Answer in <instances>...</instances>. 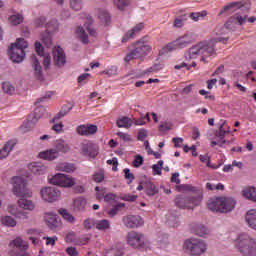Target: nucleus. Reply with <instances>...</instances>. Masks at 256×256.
Returning a JSON list of instances; mask_svg holds the SVG:
<instances>
[{
    "label": "nucleus",
    "mask_w": 256,
    "mask_h": 256,
    "mask_svg": "<svg viewBox=\"0 0 256 256\" xmlns=\"http://www.w3.org/2000/svg\"><path fill=\"white\" fill-rule=\"evenodd\" d=\"M13 193L16 197H21L18 200L20 209L25 211H33L35 204L27 198L33 197V192L27 188V181L21 176H15L12 178Z\"/></svg>",
    "instance_id": "nucleus-1"
},
{
    "label": "nucleus",
    "mask_w": 256,
    "mask_h": 256,
    "mask_svg": "<svg viewBox=\"0 0 256 256\" xmlns=\"http://www.w3.org/2000/svg\"><path fill=\"white\" fill-rule=\"evenodd\" d=\"M215 41H223V38H217L216 40H210L208 42H200L192 46L185 53V59H197V56L202 55L201 61L207 63L205 58L215 55Z\"/></svg>",
    "instance_id": "nucleus-2"
},
{
    "label": "nucleus",
    "mask_w": 256,
    "mask_h": 256,
    "mask_svg": "<svg viewBox=\"0 0 256 256\" xmlns=\"http://www.w3.org/2000/svg\"><path fill=\"white\" fill-rule=\"evenodd\" d=\"M235 245L238 253L243 256H256V240L249 234H240Z\"/></svg>",
    "instance_id": "nucleus-3"
},
{
    "label": "nucleus",
    "mask_w": 256,
    "mask_h": 256,
    "mask_svg": "<svg viewBox=\"0 0 256 256\" xmlns=\"http://www.w3.org/2000/svg\"><path fill=\"white\" fill-rule=\"evenodd\" d=\"M207 207L216 213H230L235 209V199L229 197L210 198Z\"/></svg>",
    "instance_id": "nucleus-4"
},
{
    "label": "nucleus",
    "mask_w": 256,
    "mask_h": 256,
    "mask_svg": "<svg viewBox=\"0 0 256 256\" xmlns=\"http://www.w3.org/2000/svg\"><path fill=\"white\" fill-rule=\"evenodd\" d=\"M71 147L65 142V140H56L54 143V148L42 151L39 153L40 159L46 161H55L59 157V153H69Z\"/></svg>",
    "instance_id": "nucleus-5"
},
{
    "label": "nucleus",
    "mask_w": 256,
    "mask_h": 256,
    "mask_svg": "<svg viewBox=\"0 0 256 256\" xmlns=\"http://www.w3.org/2000/svg\"><path fill=\"white\" fill-rule=\"evenodd\" d=\"M191 43H195V35L193 33H186L168 43L162 49V53H169V51H176V49H185V47H189Z\"/></svg>",
    "instance_id": "nucleus-6"
},
{
    "label": "nucleus",
    "mask_w": 256,
    "mask_h": 256,
    "mask_svg": "<svg viewBox=\"0 0 256 256\" xmlns=\"http://www.w3.org/2000/svg\"><path fill=\"white\" fill-rule=\"evenodd\" d=\"M29 44L23 38H18L16 43L11 44L10 47V59L13 63H21L25 59V49Z\"/></svg>",
    "instance_id": "nucleus-7"
},
{
    "label": "nucleus",
    "mask_w": 256,
    "mask_h": 256,
    "mask_svg": "<svg viewBox=\"0 0 256 256\" xmlns=\"http://www.w3.org/2000/svg\"><path fill=\"white\" fill-rule=\"evenodd\" d=\"M9 248L10 256H31L28 252L29 244L20 237L12 240L9 244Z\"/></svg>",
    "instance_id": "nucleus-8"
},
{
    "label": "nucleus",
    "mask_w": 256,
    "mask_h": 256,
    "mask_svg": "<svg viewBox=\"0 0 256 256\" xmlns=\"http://www.w3.org/2000/svg\"><path fill=\"white\" fill-rule=\"evenodd\" d=\"M184 245L192 256H200L207 251V244L201 239L190 238L185 241Z\"/></svg>",
    "instance_id": "nucleus-9"
},
{
    "label": "nucleus",
    "mask_w": 256,
    "mask_h": 256,
    "mask_svg": "<svg viewBox=\"0 0 256 256\" xmlns=\"http://www.w3.org/2000/svg\"><path fill=\"white\" fill-rule=\"evenodd\" d=\"M49 183H51V185L70 189L75 185V178L67 174L57 173L49 178Z\"/></svg>",
    "instance_id": "nucleus-10"
},
{
    "label": "nucleus",
    "mask_w": 256,
    "mask_h": 256,
    "mask_svg": "<svg viewBox=\"0 0 256 256\" xmlns=\"http://www.w3.org/2000/svg\"><path fill=\"white\" fill-rule=\"evenodd\" d=\"M201 196H178L175 199V204L179 209H193L201 203Z\"/></svg>",
    "instance_id": "nucleus-11"
},
{
    "label": "nucleus",
    "mask_w": 256,
    "mask_h": 256,
    "mask_svg": "<svg viewBox=\"0 0 256 256\" xmlns=\"http://www.w3.org/2000/svg\"><path fill=\"white\" fill-rule=\"evenodd\" d=\"M40 197L45 203H55L61 197V191L55 187H44L40 190Z\"/></svg>",
    "instance_id": "nucleus-12"
},
{
    "label": "nucleus",
    "mask_w": 256,
    "mask_h": 256,
    "mask_svg": "<svg viewBox=\"0 0 256 256\" xmlns=\"http://www.w3.org/2000/svg\"><path fill=\"white\" fill-rule=\"evenodd\" d=\"M127 243L134 249L145 247V236L139 232L131 231L127 234Z\"/></svg>",
    "instance_id": "nucleus-13"
},
{
    "label": "nucleus",
    "mask_w": 256,
    "mask_h": 256,
    "mask_svg": "<svg viewBox=\"0 0 256 256\" xmlns=\"http://www.w3.org/2000/svg\"><path fill=\"white\" fill-rule=\"evenodd\" d=\"M255 23L256 21V17L255 16H252V17H249L247 15H244V16H241V14H235L233 16H231L229 18V20L227 21V23L225 24V27L227 29H230L231 28V25H245V23Z\"/></svg>",
    "instance_id": "nucleus-14"
},
{
    "label": "nucleus",
    "mask_w": 256,
    "mask_h": 256,
    "mask_svg": "<svg viewBox=\"0 0 256 256\" xmlns=\"http://www.w3.org/2000/svg\"><path fill=\"white\" fill-rule=\"evenodd\" d=\"M123 224L128 229H136L137 227H141L143 225V218L141 216L128 215L122 218Z\"/></svg>",
    "instance_id": "nucleus-15"
},
{
    "label": "nucleus",
    "mask_w": 256,
    "mask_h": 256,
    "mask_svg": "<svg viewBox=\"0 0 256 256\" xmlns=\"http://www.w3.org/2000/svg\"><path fill=\"white\" fill-rule=\"evenodd\" d=\"M151 50V46L147 45L145 41L141 39L136 43L134 53H136V57H138V59H141V57L149 55V53H151Z\"/></svg>",
    "instance_id": "nucleus-16"
},
{
    "label": "nucleus",
    "mask_w": 256,
    "mask_h": 256,
    "mask_svg": "<svg viewBox=\"0 0 256 256\" xmlns=\"http://www.w3.org/2000/svg\"><path fill=\"white\" fill-rule=\"evenodd\" d=\"M53 59H54V64L57 67H63V65L67 63L65 58V51H63V48L57 46L53 49Z\"/></svg>",
    "instance_id": "nucleus-17"
},
{
    "label": "nucleus",
    "mask_w": 256,
    "mask_h": 256,
    "mask_svg": "<svg viewBox=\"0 0 256 256\" xmlns=\"http://www.w3.org/2000/svg\"><path fill=\"white\" fill-rule=\"evenodd\" d=\"M143 29H145V24L142 22L138 23L122 37V43H127L129 39H135V37H137V35H139Z\"/></svg>",
    "instance_id": "nucleus-18"
},
{
    "label": "nucleus",
    "mask_w": 256,
    "mask_h": 256,
    "mask_svg": "<svg viewBox=\"0 0 256 256\" xmlns=\"http://www.w3.org/2000/svg\"><path fill=\"white\" fill-rule=\"evenodd\" d=\"M97 130V125L83 124L76 128V133H78V135H82L83 137H87L89 135H95V133H97Z\"/></svg>",
    "instance_id": "nucleus-19"
},
{
    "label": "nucleus",
    "mask_w": 256,
    "mask_h": 256,
    "mask_svg": "<svg viewBox=\"0 0 256 256\" xmlns=\"http://www.w3.org/2000/svg\"><path fill=\"white\" fill-rule=\"evenodd\" d=\"M81 151L83 155L91 157L92 159H95V157L99 155V147L93 143L83 144Z\"/></svg>",
    "instance_id": "nucleus-20"
},
{
    "label": "nucleus",
    "mask_w": 256,
    "mask_h": 256,
    "mask_svg": "<svg viewBox=\"0 0 256 256\" xmlns=\"http://www.w3.org/2000/svg\"><path fill=\"white\" fill-rule=\"evenodd\" d=\"M46 111L47 110L43 106L35 108L34 112L28 116V123L35 125V123H37V121H39V119L45 115Z\"/></svg>",
    "instance_id": "nucleus-21"
},
{
    "label": "nucleus",
    "mask_w": 256,
    "mask_h": 256,
    "mask_svg": "<svg viewBox=\"0 0 256 256\" xmlns=\"http://www.w3.org/2000/svg\"><path fill=\"white\" fill-rule=\"evenodd\" d=\"M45 222L47 223L48 227L50 229H57L59 227V218H57V215L53 212H47L44 215Z\"/></svg>",
    "instance_id": "nucleus-22"
},
{
    "label": "nucleus",
    "mask_w": 256,
    "mask_h": 256,
    "mask_svg": "<svg viewBox=\"0 0 256 256\" xmlns=\"http://www.w3.org/2000/svg\"><path fill=\"white\" fill-rule=\"evenodd\" d=\"M28 169L33 175H45L47 173V167L41 162H34L28 165Z\"/></svg>",
    "instance_id": "nucleus-23"
},
{
    "label": "nucleus",
    "mask_w": 256,
    "mask_h": 256,
    "mask_svg": "<svg viewBox=\"0 0 256 256\" xmlns=\"http://www.w3.org/2000/svg\"><path fill=\"white\" fill-rule=\"evenodd\" d=\"M76 170L77 167L73 163L62 162L56 165V171H61L63 173H75Z\"/></svg>",
    "instance_id": "nucleus-24"
},
{
    "label": "nucleus",
    "mask_w": 256,
    "mask_h": 256,
    "mask_svg": "<svg viewBox=\"0 0 256 256\" xmlns=\"http://www.w3.org/2000/svg\"><path fill=\"white\" fill-rule=\"evenodd\" d=\"M15 145H17L15 140L8 141L0 150V159H7V157H9V153L13 151V147H15Z\"/></svg>",
    "instance_id": "nucleus-25"
},
{
    "label": "nucleus",
    "mask_w": 256,
    "mask_h": 256,
    "mask_svg": "<svg viewBox=\"0 0 256 256\" xmlns=\"http://www.w3.org/2000/svg\"><path fill=\"white\" fill-rule=\"evenodd\" d=\"M144 191L146 195L149 197H153L159 193V188L155 186V183L151 182L150 180H147L144 182Z\"/></svg>",
    "instance_id": "nucleus-26"
},
{
    "label": "nucleus",
    "mask_w": 256,
    "mask_h": 256,
    "mask_svg": "<svg viewBox=\"0 0 256 256\" xmlns=\"http://www.w3.org/2000/svg\"><path fill=\"white\" fill-rule=\"evenodd\" d=\"M31 61L36 79H43V71L41 69V64L39 63V60L37 59V56L32 55Z\"/></svg>",
    "instance_id": "nucleus-27"
},
{
    "label": "nucleus",
    "mask_w": 256,
    "mask_h": 256,
    "mask_svg": "<svg viewBox=\"0 0 256 256\" xmlns=\"http://www.w3.org/2000/svg\"><path fill=\"white\" fill-rule=\"evenodd\" d=\"M246 223L250 229H254L256 231V210L251 209L246 213Z\"/></svg>",
    "instance_id": "nucleus-28"
},
{
    "label": "nucleus",
    "mask_w": 256,
    "mask_h": 256,
    "mask_svg": "<svg viewBox=\"0 0 256 256\" xmlns=\"http://www.w3.org/2000/svg\"><path fill=\"white\" fill-rule=\"evenodd\" d=\"M8 213H10V215H13L17 219H27L28 217L27 212L19 210V208H17V206L15 205L8 206Z\"/></svg>",
    "instance_id": "nucleus-29"
},
{
    "label": "nucleus",
    "mask_w": 256,
    "mask_h": 256,
    "mask_svg": "<svg viewBox=\"0 0 256 256\" xmlns=\"http://www.w3.org/2000/svg\"><path fill=\"white\" fill-rule=\"evenodd\" d=\"M242 195L249 201H254L256 203V188L248 186L242 190Z\"/></svg>",
    "instance_id": "nucleus-30"
},
{
    "label": "nucleus",
    "mask_w": 256,
    "mask_h": 256,
    "mask_svg": "<svg viewBox=\"0 0 256 256\" xmlns=\"http://www.w3.org/2000/svg\"><path fill=\"white\" fill-rule=\"evenodd\" d=\"M117 127L129 129L133 125V120L127 116H123L121 118H118L116 121Z\"/></svg>",
    "instance_id": "nucleus-31"
},
{
    "label": "nucleus",
    "mask_w": 256,
    "mask_h": 256,
    "mask_svg": "<svg viewBox=\"0 0 256 256\" xmlns=\"http://www.w3.org/2000/svg\"><path fill=\"white\" fill-rule=\"evenodd\" d=\"M95 228L98 231H107L111 229V222L107 219L97 220L95 221Z\"/></svg>",
    "instance_id": "nucleus-32"
},
{
    "label": "nucleus",
    "mask_w": 256,
    "mask_h": 256,
    "mask_svg": "<svg viewBox=\"0 0 256 256\" xmlns=\"http://www.w3.org/2000/svg\"><path fill=\"white\" fill-rule=\"evenodd\" d=\"M76 35L79 38V40L81 41V43H84V45H87L89 43V36L87 35V33L85 32V29H83V27L78 26L76 28Z\"/></svg>",
    "instance_id": "nucleus-33"
},
{
    "label": "nucleus",
    "mask_w": 256,
    "mask_h": 256,
    "mask_svg": "<svg viewBox=\"0 0 256 256\" xmlns=\"http://www.w3.org/2000/svg\"><path fill=\"white\" fill-rule=\"evenodd\" d=\"M98 17L104 25H109V23H111V15H109V12L105 9L98 10Z\"/></svg>",
    "instance_id": "nucleus-34"
},
{
    "label": "nucleus",
    "mask_w": 256,
    "mask_h": 256,
    "mask_svg": "<svg viewBox=\"0 0 256 256\" xmlns=\"http://www.w3.org/2000/svg\"><path fill=\"white\" fill-rule=\"evenodd\" d=\"M192 232L194 235H198V237H207L209 231L203 225H196L193 227Z\"/></svg>",
    "instance_id": "nucleus-35"
},
{
    "label": "nucleus",
    "mask_w": 256,
    "mask_h": 256,
    "mask_svg": "<svg viewBox=\"0 0 256 256\" xmlns=\"http://www.w3.org/2000/svg\"><path fill=\"white\" fill-rule=\"evenodd\" d=\"M59 213L63 217L64 221H67V223H75V216L69 213L67 209L61 208Z\"/></svg>",
    "instance_id": "nucleus-36"
},
{
    "label": "nucleus",
    "mask_w": 256,
    "mask_h": 256,
    "mask_svg": "<svg viewBox=\"0 0 256 256\" xmlns=\"http://www.w3.org/2000/svg\"><path fill=\"white\" fill-rule=\"evenodd\" d=\"M243 5L241 2H232L223 7V9L219 12V15H223V13L230 11V9H241Z\"/></svg>",
    "instance_id": "nucleus-37"
},
{
    "label": "nucleus",
    "mask_w": 256,
    "mask_h": 256,
    "mask_svg": "<svg viewBox=\"0 0 256 256\" xmlns=\"http://www.w3.org/2000/svg\"><path fill=\"white\" fill-rule=\"evenodd\" d=\"M1 223L5 227H15L17 225V221L13 219L11 216H4L1 218Z\"/></svg>",
    "instance_id": "nucleus-38"
},
{
    "label": "nucleus",
    "mask_w": 256,
    "mask_h": 256,
    "mask_svg": "<svg viewBox=\"0 0 256 256\" xmlns=\"http://www.w3.org/2000/svg\"><path fill=\"white\" fill-rule=\"evenodd\" d=\"M132 121L134 125L143 126L151 121V117L149 116V113H146L145 116H141L139 119L134 118Z\"/></svg>",
    "instance_id": "nucleus-39"
},
{
    "label": "nucleus",
    "mask_w": 256,
    "mask_h": 256,
    "mask_svg": "<svg viewBox=\"0 0 256 256\" xmlns=\"http://www.w3.org/2000/svg\"><path fill=\"white\" fill-rule=\"evenodd\" d=\"M57 29H59V23L57 20H51L46 24V31L48 35H51V33L57 31Z\"/></svg>",
    "instance_id": "nucleus-40"
},
{
    "label": "nucleus",
    "mask_w": 256,
    "mask_h": 256,
    "mask_svg": "<svg viewBox=\"0 0 256 256\" xmlns=\"http://www.w3.org/2000/svg\"><path fill=\"white\" fill-rule=\"evenodd\" d=\"M2 91L6 93V95H13V93H15V86H13L11 82H3Z\"/></svg>",
    "instance_id": "nucleus-41"
},
{
    "label": "nucleus",
    "mask_w": 256,
    "mask_h": 256,
    "mask_svg": "<svg viewBox=\"0 0 256 256\" xmlns=\"http://www.w3.org/2000/svg\"><path fill=\"white\" fill-rule=\"evenodd\" d=\"M23 16L21 14H15L9 17V23L11 25H21L23 23Z\"/></svg>",
    "instance_id": "nucleus-42"
},
{
    "label": "nucleus",
    "mask_w": 256,
    "mask_h": 256,
    "mask_svg": "<svg viewBox=\"0 0 256 256\" xmlns=\"http://www.w3.org/2000/svg\"><path fill=\"white\" fill-rule=\"evenodd\" d=\"M85 205H87V200L85 198L79 197L74 200V207L81 211V209H85Z\"/></svg>",
    "instance_id": "nucleus-43"
},
{
    "label": "nucleus",
    "mask_w": 256,
    "mask_h": 256,
    "mask_svg": "<svg viewBox=\"0 0 256 256\" xmlns=\"http://www.w3.org/2000/svg\"><path fill=\"white\" fill-rule=\"evenodd\" d=\"M129 3H131V0H114L115 7L120 11H123L125 7H129Z\"/></svg>",
    "instance_id": "nucleus-44"
},
{
    "label": "nucleus",
    "mask_w": 256,
    "mask_h": 256,
    "mask_svg": "<svg viewBox=\"0 0 256 256\" xmlns=\"http://www.w3.org/2000/svg\"><path fill=\"white\" fill-rule=\"evenodd\" d=\"M163 165H164L163 160H160L158 161L157 164H154L152 166V171H154L153 175H161L162 174L161 171H163Z\"/></svg>",
    "instance_id": "nucleus-45"
},
{
    "label": "nucleus",
    "mask_w": 256,
    "mask_h": 256,
    "mask_svg": "<svg viewBox=\"0 0 256 256\" xmlns=\"http://www.w3.org/2000/svg\"><path fill=\"white\" fill-rule=\"evenodd\" d=\"M90 240H91V236L85 235L83 237L78 238L75 241V245H78L79 247H81L82 245H87Z\"/></svg>",
    "instance_id": "nucleus-46"
},
{
    "label": "nucleus",
    "mask_w": 256,
    "mask_h": 256,
    "mask_svg": "<svg viewBox=\"0 0 256 256\" xmlns=\"http://www.w3.org/2000/svg\"><path fill=\"white\" fill-rule=\"evenodd\" d=\"M102 73L108 77H115L117 75V66H110Z\"/></svg>",
    "instance_id": "nucleus-47"
},
{
    "label": "nucleus",
    "mask_w": 256,
    "mask_h": 256,
    "mask_svg": "<svg viewBox=\"0 0 256 256\" xmlns=\"http://www.w3.org/2000/svg\"><path fill=\"white\" fill-rule=\"evenodd\" d=\"M70 6L74 11H81L83 7L81 0H70Z\"/></svg>",
    "instance_id": "nucleus-48"
},
{
    "label": "nucleus",
    "mask_w": 256,
    "mask_h": 256,
    "mask_svg": "<svg viewBox=\"0 0 256 256\" xmlns=\"http://www.w3.org/2000/svg\"><path fill=\"white\" fill-rule=\"evenodd\" d=\"M83 225L84 229H87V231H89L90 229H93V227L95 226V220L88 218L84 220Z\"/></svg>",
    "instance_id": "nucleus-49"
},
{
    "label": "nucleus",
    "mask_w": 256,
    "mask_h": 256,
    "mask_svg": "<svg viewBox=\"0 0 256 256\" xmlns=\"http://www.w3.org/2000/svg\"><path fill=\"white\" fill-rule=\"evenodd\" d=\"M96 191V199H98L99 201H101V199H105V188L99 189V186H96L95 188Z\"/></svg>",
    "instance_id": "nucleus-50"
},
{
    "label": "nucleus",
    "mask_w": 256,
    "mask_h": 256,
    "mask_svg": "<svg viewBox=\"0 0 256 256\" xmlns=\"http://www.w3.org/2000/svg\"><path fill=\"white\" fill-rule=\"evenodd\" d=\"M125 179H128V183L131 184L135 180V175L131 173V170L129 168L124 169Z\"/></svg>",
    "instance_id": "nucleus-51"
},
{
    "label": "nucleus",
    "mask_w": 256,
    "mask_h": 256,
    "mask_svg": "<svg viewBox=\"0 0 256 256\" xmlns=\"http://www.w3.org/2000/svg\"><path fill=\"white\" fill-rule=\"evenodd\" d=\"M144 161H145V160L143 159V156H141V155H136V156H135V159H134V161H133V167H136V168L141 167V165H143Z\"/></svg>",
    "instance_id": "nucleus-52"
},
{
    "label": "nucleus",
    "mask_w": 256,
    "mask_h": 256,
    "mask_svg": "<svg viewBox=\"0 0 256 256\" xmlns=\"http://www.w3.org/2000/svg\"><path fill=\"white\" fill-rule=\"evenodd\" d=\"M119 207H125V204H118L115 207H113L111 210H109L107 212L109 217H115V215H117V213H119Z\"/></svg>",
    "instance_id": "nucleus-53"
},
{
    "label": "nucleus",
    "mask_w": 256,
    "mask_h": 256,
    "mask_svg": "<svg viewBox=\"0 0 256 256\" xmlns=\"http://www.w3.org/2000/svg\"><path fill=\"white\" fill-rule=\"evenodd\" d=\"M105 256H123V252L119 249L112 248L106 252Z\"/></svg>",
    "instance_id": "nucleus-54"
},
{
    "label": "nucleus",
    "mask_w": 256,
    "mask_h": 256,
    "mask_svg": "<svg viewBox=\"0 0 256 256\" xmlns=\"http://www.w3.org/2000/svg\"><path fill=\"white\" fill-rule=\"evenodd\" d=\"M104 179H105V174H103V172H96L93 175V181H95V183H102Z\"/></svg>",
    "instance_id": "nucleus-55"
},
{
    "label": "nucleus",
    "mask_w": 256,
    "mask_h": 256,
    "mask_svg": "<svg viewBox=\"0 0 256 256\" xmlns=\"http://www.w3.org/2000/svg\"><path fill=\"white\" fill-rule=\"evenodd\" d=\"M46 241V245H51V247H55V243H57L58 239L57 236L54 237H43Z\"/></svg>",
    "instance_id": "nucleus-56"
},
{
    "label": "nucleus",
    "mask_w": 256,
    "mask_h": 256,
    "mask_svg": "<svg viewBox=\"0 0 256 256\" xmlns=\"http://www.w3.org/2000/svg\"><path fill=\"white\" fill-rule=\"evenodd\" d=\"M133 59H139L137 54L135 53V50H133L132 52L128 53L125 56L124 61H125V63H129L130 61H133Z\"/></svg>",
    "instance_id": "nucleus-57"
},
{
    "label": "nucleus",
    "mask_w": 256,
    "mask_h": 256,
    "mask_svg": "<svg viewBox=\"0 0 256 256\" xmlns=\"http://www.w3.org/2000/svg\"><path fill=\"white\" fill-rule=\"evenodd\" d=\"M75 241H77L75 232H69L66 235V242L67 243H74V245H75Z\"/></svg>",
    "instance_id": "nucleus-58"
},
{
    "label": "nucleus",
    "mask_w": 256,
    "mask_h": 256,
    "mask_svg": "<svg viewBox=\"0 0 256 256\" xmlns=\"http://www.w3.org/2000/svg\"><path fill=\"white\" fill-rule=\"evenodd\" d=\"M148 132L146 129H140L138 131V141H145L147 139Z\"/></svg>",
    "instance_id": "nucleus-59"
},
{
    "label": "nucleus",
    "mask_w": 256,
    "mask_h": 256,
    "mask_svg": "<svg viewBox=\"0 0 256 256\" xmlns=\"http://www.w3.org/2000/svg\"><path fill=\"white\" fill-rule=\"evenodd\" d=\"M66 253L69 256H79V252L77 251V248L73 246L66 248Z\"/></svg>",
    "instance_id": "nucleus-60"
},
{
    "label": "nucleus",
    "mask_w": 256,
    "mask_h": 256,
    "mask_svg": "<svg viewBox=\"0 0 256 256\" xmlns=\"http://www.w3.org/2000/svg\"><path fill=\"white\" fill-rule=\"evenodd\" d=\"M183 138L181 137H175L172 139V143H174V147L181 148L183 147Z\"/></svg>",
    "instance_id": "nucleus-61"
},
{
    "label": "nucleus",
    "mask_w": 256,
    "mask_h": 256,
    "mask_svg": "<svg viewBox=\"0 0 256 256\" xmlns=\"http://www.w3.org/2000/svg\"><path fill=\"white\" fill-rule=\"evenodd\" d=\"M115 199H117V194L107 193L104 196V201H106V203H110V201H115Z\"/></svg>",
    "instance_id": "nucleus-62"
},
{
    "label": "nucleus",
    "mask_w": 256,
    "mask_h": 256,
    "mask_svg": "<svg viewBox=\"0 0 256 256\" xmlns=\"http://www.w3.org/2000/svg\"><path fill=\"white\" fill-rule=\"evenodd\" d=\"M117 136L122 139V141H131V135L127 134V133H123V132H118Z\"/></svg>",
    "instance_id": "nucleus-63"
},
{
    "label": "nucleus",
    "mask_w": 256,
    "mask_h": 256,
    "mask_svg": "<svg viewBox=\"0 0 256 256\" xmlns=\"http://www.w3.org/2000/svg\"><path fill=\"white\" fill-rule=\"evenodd\" d=\"M35 49H36L37 55H39L40 57H43V45H41L40 42L35 43Z\"/></svg>",
    "instance_id": "nucleus-64"
}]
</instances>
